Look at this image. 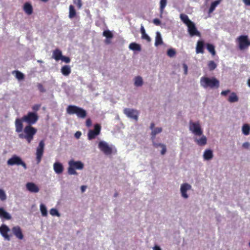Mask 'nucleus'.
Listing matches in <instances>:
<instances>
[{
	"mask_svg": "<svg viewBox=\"0 0 250 250\" xmlns=\"http://www.w3.org/2000/svg\"><path fill=\"white\" fill-rule=\"evenodd\" d=\"M140 31L141 34L145 33L146 32L144 27L143 25H141L140 28Z\"/></svg>",
	"mask_w": 250,
	"mask_h": 250,
	"instance_id": "nucleus-57",
	"label": "nucleus"
},
{
	"mask_svg": "<svg viewBox=\"0 0 250 250\" xmlns=\"http://www.w3.org/2000/svg\"><path fill=\"white\" fill-rule=\"evenodd\" d=\"M6 199V195L5 192L1 189H0V199L1 201H4Z\"/></svg>",
	"mask_w": 250,
	"mask_h": 250,
	"instance_id": "nucleus-41",
	"label": "nucleus"
},
{
	"mask_svg": "<svg viewBox=\"0 0 250 250\" xmlns=\"http://www.w3.org/2000/svg\"><path fill=\"white\" fill-rule=\"evenodd\" d=\"M68 172L70 175H77V172L75 170V168L71 164V163L69 162V167L68 168Z\"/></svg>",
	"mask_w": 250,
	"mask_h": 250,
	"instance_id": "nucleus-35",
	"label": "nucleus"
},
{
	"mask_svg": "<svg viewBox=\"0 0 250 250\" xmlns=\"http://www.w3.org/2000/svg\"><path fill=\"white\" fill-rule=\"evenodd\" d=\"M238 48L240 50L247 49L250 46V41L247 35H241L237 38Z\"/></svg>",
	"mask_w": 250,
	"mask_h": 250,
	"instance_id": "nucleus-7",
	"label": "nucleus"
},
{
	"mask_svg": "<svg viewBox=\"0 0 250 250\" xmlns=\"http://www.w3.org/2000/svg\"><path fill=\"white\" fill-rule=\"evenodd\" d=\"M187 26L188 28V33L191 37L194 36L200 37V33L197 30L195 24L192 21Z\"/></svg>",
	"mask_w": 250,
	"mask_h": 250,
	"instance_id": "nucleus-13",
	"label": "nucleus"
},
{
	"mask_svg": "<svg viewBox=\"0 0 250 250\" xmlns=\"http://www.w3.org/2000/svg\"><path fill=\"white\" fill-rule=\"evenodd\" d=\"M201 86L204 88L217 89L220 85L219 81L216 78L202 77L200 79Z\"/></svg>",
	"mask_w": 250,
	"mask_h": 250,
	"instance_id": "nucleus-3",
	"label": "nucleus"
},
{
	"mask_svg": "<svg viewBox=\"0 0 250 250\" xmlns=\"http://www.w3.org/2000/svg\"><path fill=\"white\" fill-rule=\"evenodd\" d=\"M228 101L230 103L234 102V92L231 93L230 95L229 96Z\"/></svg>",
	"mask_w": 250,
	"mask_h": 250,
	"instance_id": "nucleus-48",
	"label": "nucleus"
},
{
	"mask_svg": "<svg viewBox=\"0 0 250 250\" xmlns=\"http://www.w3.org/2000/svg\"><path fill=\"white\" fill-rule=\"evenodd\" d=\"M153 23L156 25H159L161 23V21L158 19H155L153 20Z\"/></svg>",
	"mask_w": 250,
	"mask_h": 250,
	"instance_id": "nucleus-50",
	"label": "nucleus"
},
{
	"mask_svg": "<svg viewBox=\"0 0 250 250\" xmlns=\"http://www.w3.org/2000/svg\"><path fill=\"white\" fill-rule=\"evenodd\" d=\"M163 43V42L161 37V34L159 32H157L155 37V45L158 46Z\"/></svg>",
	"mask_w": 250,
	"mask_h": 250,
	"instance_id": "nucleus-26",
	"label": "nucleus"
},
{
	"mask_svg": "<svg viewBox=\"0 0 250 250\" xmlns=\"http://www.w3.org/2000/svg\"><path fill=\"white\" fill-rule=\"evenodd\" d=\"M185 74H187L188 72V66L186 64H184Z\"/></svg>",
	"mask_w": 250,
	"mask_h": 250,
	"instance_id": "nucleus-56",
	"label": "nucleus"
},
{
	"mask_svg": "<svg viewBox=\"0 0 250 250\" xmlns=\"http://www.w3.org/2000/svg\"><path fill=\"white\" fill-rule=\"evenodd\" d=\"M167 5V0H161L160 10L162 12Z\"/></svg>",
	"mask_w": 250,
	"mask_h": 250,
	"instance_id": "nucleus-43",
	"label": "nucleus"
},
{
	"mask_svg": "<svg viewBox=\"0 0 250 250\" xmlns=\"http://www.w3.org/2000/svg\"><path fill=\"white\" fill-rule=\"evenodd\" d=\"M15 73L16 74V77L17 79L19 80H21L24 79V75L21 72L19 71H14L13 72V74Z\"/></svg>",
	"mask_w": 250,
	"mask_h": 250,
	"instance_id": "nucleus-38",
	"label": "nucleus"
},
{
	"mask_svg": "<svg viewBox=\"0 0 250 250\" xmlns=\"http://www.w3.org/2000/svg\"><path fill=\"white\" fill-rule=\"evenodd\" d=\"M61 60L66 63H69L70 62V59L69 57L63 56H62Z\"/></svg>",
	"mask_w": 250,
	"mask_h": 250,
	"instance_id": "nucleus-47",
	"label": "nucleus"
},
{
	"mask_svg": "<svg viewBox=\"0 0 250 250\" xmlns=\"http://www.w3.org/2000/svg\"><path fill=\"white\" fill-rule=\"evenodd\" d=\"M191 188V186L188 183H184L181 185L180 191L182 196L184 198L187 199L188 197V195L187 193V192L188 190L190 189Z\"/></svg>",
	"mask_w": 250,
	"mask_h": 250,
	"instance_id": "nucleus-14",
	"label": "nucleus"
},
{
	"mask_svg": "<svg viewBox=\"0 0 250 250\" xmlns=\"http://www.w3.org/2000/svg\"><path fill=\"white\" fill-rule=\"evenodd\" d=\"M74 4H76L79 9L81 8L83 3L82 0H73Z\"/></svg>",
	"mask_w": 250,
	"mask_h": 250,
	"instance_id": "nucleus-44",
	"label": "nucleus"
},
{
	"mask_svg": "<svg viewBox=\"0 0 250 250\" xmlns=\"http://www.w3.org/2000/svg\"><path fill=\"white\" fill-rule=\"evenodd\" d=\"M124 113L129 118H132L138 120L139 113L137 110L130 109V108H125L124 110Z\"/></svg>",
	"mask_w": 250,
	"mask_h": 250,
	"instance_id": "nucleus-12",
	"label": "nucleus"
},
{
	"mask_svg": "<svg viewBox=\"0 0 250 250\" xmlns=\"http://www.w3.org/2000/svg\"><path fill=\"white\" fill-rule=\"evenodd\" d=\"M103 34L104 36L105 37L107 38V39H111L113 37V34L111 33L110 31L108 30L104 31Z\"/></svg>",
	"mask_w": 250,
	"mask_h": 250,
	"instance_id": "nucleus-39",
	"label": "nucleus"
},
{
	"mask_svg": "<svg viewBox=\"0 0 250 250\" xmlns=\"http://www.w3.org/2000/svg\"><path fill=\"white\" fill-rule=\"evenodd\" d=\"M91 121L90 119H87L86 121V125L89 127L91 125Z\"/></svg>",
	"mask_w": 250,
	"mask_h": 250,
	"instance_id": "nucleus-52",
	"label": "nucleus"
},
{
	"mask_svg": "<svg viewBox=\"0 0 250 250\" xmlns=\"http://www.w3.org/2000/svg\"><path fill=\"white\" fill-rule=\"evenodd\" d=\"M26 188L31 192L37 193L39 191V188L34 183L28 182L26 185Z\"/></svg>",
	"mask_w": 250,
	"mask_h": 250,
	"instance_id": "nucleus-16",
	"label": "nucleus"
},
{
	"mask_svg": "<svg viewBox=\"0 0 250 250\" xmlns=\"http://www.w3.org/2000/svg\"><path fill=\"white\" fill-rule=\"evenodd\" d=\"M180 19L182 21L187 25L192 21L189 19L188 16L186 14H182L180 15Z\"/></svg>",
	"mask_w": 250,
	"mask_h": 250,
	"instance_id": "nucleus-31",
	"label": "nucleus"
},
{
	"mask_svg": "<svg viewBox=\"0 0 250 250\" xmlns=\"http://www.w3.org/2000/svg\"><path fill=\"white\" fill-rule=\"evenodd\" d=\"M203 157L206 160L211 159L213 158L212 151L210 149H206L204 153Z\"/></svg>",
	"mask_w": 250,
	"mask_h": 250,
	"instance_id": "nucleus-22",
	"label": "nucleus"
},
{
	"mask_svg": "<svg viewBox=\"0 0 250 250\" xmlns=\"http://www.w3.org/2000/svg\"><path fill=\"white\" fill-rule=\"evenodd\" d=\"M70 162L73 166L75 169H82L83 168V164L80 161L76 162L72 160Z\"/></svg>",
	"mask_w": 250,
	"mask_h": 250,
	"instance_id": "nucleus-25",
	"label": "nucleus"
},
{
	"mask_svg": "<svg viewBox=\"0 0 250 250\" xmlns=\"http://www.w3.org/2000/svg\"><path fill=\"white\" fill-rule=\"evenodd\" d=\"M248 84L249 87H250V79H249L248 81Z\"/></svg>",
	"mask_w": 250,
	"mask_h": 250,
	"instance_id": "nucleus-60",
	"label": "nucleus"
},
{
	"mask_svg": "<svg viewBox=\"0 0 250 250\" xmlns=\"http://www.w3.org/2000/svg\"><path fill=\"white\" fill-rule=\"evenodd\" d=\"M44 146L45 144L44 141L42 140L40 142L39 146L37 148L36 154L37 164H39L42 160V158L43 154Z\"/></svg>",
	"mask_w": 250,
	"mask_h": 250,
	"instance_id": "nucleus-9",
	"label": "nucleus"
},
{
	"mask_svg": "<svg viewBox=\"0 0 250 250\" xmlns=\"http://www.w3.org/2000/svg\"><path fill=\"white\" fill-rule=\"evenodd\" d=\"M12 231L14 234L18 239L21 240L23 238V235L22 233L21 229L19 226L14 227L12 228Z\"/></svg>",
	"mask_w": 250,
	"mask_h": 250,
	"instance_id": "nucleus-17",
	"label": "nucleus"
},
{
	"mask_svg": "<svg viewBox=\"0 0 250 250\" xmlns=\"http://www.w3.org/2000/svg\"><path fill=\"white\" fill-rule=\"evenodd\" d=\"M10 229L9 228L5 225H2L0 227V233L3 237L7 240H10V237L8 234V232Z\"/></svg>",
	"mask_w": 250,
	"mask_h": 250,
	"instance_id": "nucleus-15",
	"label": "nucleus"
},
{
	"mask_svg": "<svg viewBox=\"0 0 250 250\" xmlns=\"http://www.w3.org/2000/svg\"><path fill=\"white\" fill-rule=\"evenodd\" d=\"M101 129V126L99 124H96L94 126V129H90L88 131L87 137L88 140H91L96 138L97 136L100 134Z\"/></svg>",
	"mask_w": 250,
	"mask_h": 250,
	"instance_id": "nucleus-10",
	"label": "nucleus"
},
{
	"mask_svg": "<svg viewBox=\"0 0 250 250\" xmlns=\"http://www.w3.org/2000/svg\"><path fill=\"white\" fill-rule=\"evenodd\" d=\"M208 67L210 71H213L216 68L217 64L213 61H210L208 63Z\"/></svg>",
	"mask_w": 250,
	"mask_h": 250,
	"instance_id": "nucleus-36",
	"label": "nucleus"
},
{
	"mask_svg": "<svg viewBox=\"0 0 250 250\" xmlns=\"http://www.w3.org/2000/svg\"><path fill=\"white\" fill-rule=\"evenodd\" d=\"M206 45L208 50L211 54L212 56H215L216 54V52L215 50L214 46L210 43H207Z\"/></svg>",
	"mask_w": 250,
	"mask_h": 250,
	"instance_id": "nucleus-32",
	"label": "nucleus"
},
{
	"mask_svg": "<svg viewBox=\"0 0 250 250\" xmlns=\"http://www.w3.org/2000/svg\"><path fill=\"white\" fill-rule=\"evenodd\" d=\"M7 164L9 166L21 165L24 167V169L27 168L26 164L21 160L20 157L16 155L12 156L11 158L8 159L7 161Z\"/></svg>",
	"mask_w": 250,
	"mask_h": 250,
	"instance_id": "nucleus-8",
	"label": "nucleus"
},
{
	"mask_svg": "<svg viewBox=\"0 0 250 250\" xmlns=\"http://www.w3.org/2000/svg\"><path fill=\"white\" fill-rule=\"evenodd\" d=\"M76 16V11L73 5H70L69 6V18L73 19Z\"/></svg>",
	"mask_w": 250,
	"mask_h": 250,
	"instance_id": "nucleus-29",
	"label": "nucleus"
},
{
	"mask_svg": "<svg viewBox=\"0 0 250 250\" xmlns=\"http://www.w3.org/2000/svg\"><path fill=\"white\" fill-rule=\"evenodd\" d=\"M146 34V32L145 33H143L142 34V37H143L144 35H145Z\"/></svg>",
	"mask_w": 250,
	"mask_h": 250,
	"instance_id": "nucleus-62",
	"label": "nucleus"
},
{
	"mask_svg": "<svg viewBox=\"0 0 250 250\" xmlns=\"http://www.w3.org/2000/svg\"><path fill=\"white\" fill-rule=\"evenodd\" d=\"M39 116L36 112H29L21 118H17L15 120L16 132H21L23 127V122L26 123L28 125H32L37 123Z\"/></svg>",
	"mask_w": 250,
	"mask_h": 250,
	"instance_id": "nucleus-1",
	"label": "nucleus"
},
{
	"mask_svg": "<svg viewBox=\"0 0 250 250\" xmlns=\"http://www.w3.org/2000/svg\"><path fill=\"white\" fill-rule=\"evenodd\" d=\"M61 72L64 76H68L71 73V69L69 65H64L61 68Z\"/></svg>",
	"mask_w": 250,
	"mask_h": 250,
	"instance_id": "nucleus-28",
	"label": "nucleus"
},
{
	"mask_svg": "<svg viewBox=\"0 0 250 250\" xmlns=\"http://www.w3.org/2000/svg\"><path fill=\"white\" fill-rule=\"evenodd\" d=\"M99 149L105 155H110L112 153V147L110 146L107 143L101 141L98 145Z\"/></svg>",
	"mask_w": 250,
	"mask_h": 250,
	"instance_id": "nucleus-11",
	"label": "nucleus"
},
{
	"mask_svg": "<svg viewBox=\"0 0 250 250\" xmlns=\"http://www.w3.org/2000/svg\"><path fill=\"white\" fill-rule=\"evenodd\" d=\"M50 213L52 216H60V214L58 211L55 208H51L50 210Z\"/></svg>",
	"mask_w": 250,
	"mask_h": 250,
	"instance_id": "nucleus-42",
	"label": "nucleus"
},
{
	"mask_svg": "<svg viewBox=\"0 0 250 250\" xmlns=\"http://www.w3.org/2000/svg\"><path fill=\"white\" fill-rule=\"evenodd\" d=\"M250 143L249 142H245L243 144V147L248 148L250 147Z\"/></svg>",
	"mask_w": 250,
	"mask_h": 250,
	"instance_id": "nucleus-53",
	"label": "nucleus"
},
{
	"mask_svg": "<svg viewBox=\"0 0 250 250\" xmlns=\"http://www.w3.org/2000/svg\"><path fill=\"white\" fill-rule=\"evenodd\" d=\"M40 107H41V104H36L32 106V108L33 110L34 111H35L34 112H37V111H38L39 110Z\"/></svg>",
	"mask_w": 250,
	"mask_h": 250,
	"instance_id": "nucleus-46",
	"label": "nucleus"
},
{
	"mask_svg": "<svg viewBox=\"0 0 250 250\" xmlns=\"http://www.w3.org/2000/svg\"><path fill=\"white\" fill-rule=\"evenodd\" d=\"M38 62H40V63H42V61H41V60H38Z\"/></svg>",
	"mask_w": 250,
	"mask_h": 250,
	"instance_id": "nucleus-63",
	"label": "nucleus"
},
{
	"mask_svg": "<svg viewBox=\"0 0 250 250\" xmlns=\"http://www.w3.org/2000/svg\"><path fill=\"white\" fill-rule=\"evenodd\" d=\"M155 124L154 123H151L150 126V129L152 130L151 133V138L153 141V146L155 147H158L160 146L162 148V150L161 151V154L162 155H164L167 151V148L165 145L162 143H156L155 142L154 140L155 139L156 135L157 134L161 133L162 131V127H154Z\"/></svg>",
	"mask_w": 250,
	"mask_h": 250,
	"instance_id": "nucleus-4",
	"label": "nucleus"
},
{
	"mask_svg": "<svg viewBox=\"0 0 250 250\" xmlns=\"http://www.w3.org/2000/svg\"><path fill=\"white\" fill-rule=\"evenodd\" d=\"M62 51L59 49H56L53 52V58L56 61L61 60L62 57Z\"/></svg>",
	"mask_w": 250,
	"mask_h": 250,
	"instance_id": "nucleus-23",
	"label": "nucleus"
},
{
	"mask_svg": "<svg viewBox=\"0 0 250 250\" xmlns=\"http://www.w3.org/2000/svg\"><path fill=\"white\" fill-rule=\"evenodd\" d=\"M40 210L43 216H46L47 215V211L45 206L42 204L40 205Z\"/></svg>",
	"mask_w": 250,
	"mask_h": 250,
	"instance_id": "nucleus-37",
	"label": "nucleus"
},
{
	"mask_svg": "<svg viewBox=\"0 0 250 250\" xmlns=\"http://www.w3.org/2000/svg\"><path fill=\"white\" fill-rule=\"evenodd\" d=\"M53 168L57 174L62 173L64 169L62 165L59 162L55 163L53 165Z\"/></svg>",
	"mask_w": 250,
	"mask_h": 250,
	"instance_id": "nucleus-18",
	"label": "nucleus"
},
{
	"mask_svg": "<svg viewBox=\"0 0 250 250\" xmlns=\"http://www.w3.org/2000/svg\"><path fill=\"white\" fill-rule=\"evenodd\" d=\"M66 112L70 115L76 114L78 118L83 119L86 116V112L84 109L74 105H68L66 108Z\"/></svg>",
	"mask_w": 250,
	"mask_h": 250,
	"instance_id": "nucleus-5",
	"label": "nucleus"
},
{
	"mask_svg": "<svg viewBox=\"0 0 250 250\" xmlns=\"http://www.w3.org/2000/svg\"><path fill=\"white\" fill-rule=\"evenodd\" d=\"M37 130L32 125H27L22 131L19 133V137L21 139H25L30 144L36 134Z\"/></svg>",
	"mask_w": 250,
	"mask_h": 250,
	"instance_id": "nucleus-2",
	"label": "nucleus"
},
{
	"mask_svg": "<svg viewBox=\"0 0 250 250\" xmlns=\"http://www.w3.org/2000/svg\"><path fill=\"white\" fill-rule=\"evenodd\" d=\"M129 48L130 49L133 51H141V47L139 44H137L135 42H132L129 45Z\"/></svg>",
	"mask_w": 250,
	"mask_h": 250,
	"instance_id": "nucleus-30",
	"label": "nucleus"
},
{
	"mask_svg": "<svg viewBox=\"0 0 250 250\" xmlns=\"http://www.w3.org/2000/svg\"><path fill=\"white\" fill-rule=\"evenodd\" d=\"M230 92V91L229 90H224V91H222L221 94L222 96H225L227 95H228L229 93Z\"/></svg>",
	"mask_w": 250,
	"mask_h": 250,
	"instance_id": "nucleus-51",
	"label": "nucleus"
},
{
	"mask_svg": "<svg viewBox=\"0 0 250 250\" xmlns=\"http://www.w3.org/2000/svg\"><path fill=\"white\" fill-rule=\"evenodd\" d=\"M82 133L80 131H77L75 134V136L76 138L78 139L80 137Z\"/></svg>",
	"mask_w": 250,
	"mask_h": 250,
	"instance_id": "nucleus-54",
	"label": "nucleus"
},
{
	"mask_svg": "<svg viewBox=\"0 0 250 250\" xmlns=\"http://www.w3.org/2000/svg\"><path fill=\"white\" fill-rule=\"evenodd\" d=\"M81 190H82V191L83 192L85 190V189H86V186H82L81 187Z\"/></svg>",
	"mask_w": 250,
	"mask_h": 250,
	"instance_id": "nucleus-58",
	"label": "nucleus"
},
{
	"mask_svg": "<svg viewBox=\"0 0 250 250\" xmlns=\"http://www.w3.org/2000/svg\"><path fill=\"white\" fill-rule=\"evenodd\" d=\"M142 39L146 40L147 42H150L151 41V38L147 34H146L145 35H144L143 37H142Z\"/></svg>",
	"mask_w": 250,
	"mask_h": 250,
	"instance_id": "nucleus-49",
	"label": "nucleus"
},
{
	"mask_svg": "<svg viewBox=\"0 0 250 250\" xmlns=\"http://www.w3.org/2000/svg\"><path fill=\"white\" fill-rule=\"evenodd\" d=\"M106 42H107V43H110V42H109V41H108L107 40H106Z\"/></svg>",
	"mask_w": 250,
	"mask_h": 250,
	"instance_id": "nucleus-64",
	"label": "nucleus"
},
{
	"mask_svg": "<svg viewBox=\"0 0 250 250\" xmlns=\"http://www.w3.org/2000/svg\"><path fill=\"white\" fill-rule=\"evenodd\" d=\"M221 0H217L211 3L210 6L208 10V13L210 14L213 12L216 7L220 3Z\"/></svg>",
	"mask_w": 250,
	"mask_h": 250,
	"instance_id": "nucleus-27",
	"label": "nucleus"
},
{
	"mask_svg": "<svg viewBox=\"0 0 250 250\" xmlns=\"http://www.w3.org/2000/svg\"><path fill=\"white\" fill-rule=\"evenodd\" d=\"M176 54L175 50L173 48L169 49L167 51V55L169 57H173Z\"/></svg>",
	"mask_w": 250,
	"mask_h": 250,
	"instance_id": "nucleus-40",
	"label": "nucleus"
},
{
	"mask_svg": "<svg viewBox=\"0 0 250 250\" xmlns=\"http://www.w3.org/2000/svg\"><path fill=\"white\" fill-rule=\"evenodd\" d=\"M143 84L142 78L140 76H137L135 78L134 85L136 86H141Z\"/></svg>",
	"mask_w": 250,
	"mask_h": 250,
	"instance_id": "nucleus-33",
	"label": "nucleus"
},
{
	"mask_svg": "<svg viewBox=\"0 0 250 250\" xmlns=\"http://www.w3.org/2000/svg\"><path fill=\"white\" fill-rule=\"evenodd\" d=\"M0 217L6 220H10L11 218L10 215L7 212L2 208H0Z\"/></svg>",
	"mask_w": 250,
	"mask_h": 250,
	"instance_id": "nucleus-21",
	"label": "nucleus"
},
{
	"mask_svg": "<svg viewBox=\"0 0 250 250\" xmlns=\"http://www.w3.org/2000/svg\"><path fill=\"white\" fill-rule=\"evenodd\" d=\"M23 10L28 15H30L33 13V7L31 4L29 2H26L23 6Z\"/></svg>",
	"mask_w": 250,
	"mask_h": 250,
	"instance_id": "nucleus-20",
	"label": "nucleus"
},
{
	"mask_svg": "<svg viewBox=\"0 0 250 250\" xmlns=\"http://www.w3.org/2000/svg\"><path fill=\"white\" fill-rule=\"evenodd\" d=\"M189 129L195 136L202 135L203 131L199 122H193L190 121L189 123Z\"/></svg>",
	"mask_w": 250,
	"mask_h": 250,
	"instance_id": "nucleus-6",
	"label": "nucleus"
},
{
	"mask_svg": "<svg viewBox=\"0 0 250 250\" xmlns=\"http://www.w3.org/2000/svg\"><path fill=\"white\" fill-rule=\"evenodd\" d=\"M37 87L41 92L43 93L45 92V89L44 88L42 84L38 83L37 84Z\"/></svg>",
	"mask_w": 250,
	"mask_h": 250,
	"instance_id": "nucleus-45",
	"label": "nucleus"
},
{
	"mask_svg": "<svg viewBox=\"0 0 250 250\" xmlns=\"http://www.w3.org/2000/svg\"><path fill=\"white\" fill-rule=\"evenodd\" d=\"M242 132L245 135H248L250 134V126L248 124H245L242 127Z\"/></svg>",
	"mask_w": 250,
	"mask_h": 250,
	"instance_id": "nucleus-34",
	"label": "nucleus"
},
{
	"mask_svg": "<svg viewBox=\"0 0 250 250\" xmlns=\"http://www.w3.org/2000/svg\"><path fill=\"white\" fill-rule=\"evenodd\" d=\"M153 249V250H161V248L158 246H155Z\"/></svg>",
	"mask_w": 250,
	"mask_h": 250,
	"instance_id": "nucleus-59",
	"label": "nucleus"
},
{
	"mask_svg": "<svg viewBox=\"0 0 250 250\" xmlns=\"http://www.w3.org/2000/svg\"><path fill=\"white\" fill-rule=\"evenodd\" d=\"M244 4L247 6H250V0H243Z\"/></svg>",
	"mask_w": 250,
	"mask_h": 250,
	"instance_id": "nucleus-55",
	"label": "nucleus"
},
{
	"mask_svg": "<svg viewBox=\"0 0 250 250\" xmlns=\"http://www.w3.org/2000/svg\"><path fill=\"white\" fill-rule=\"evenodd\" d=\"M204 43L203 41H198L196 47V52L197 54L204 53Z\"/></svg>",
	"mask_w": 250,
	"mask_h": 250,
	"instance_id": "nucleus-19",
	"label": "nucleus"
},
{
	"mask_svg": "<svg viewBox=\"0 0 250 250\" xmlns=\"http://www.w3.org/2000/svg\"><path fill=\"white\" fill-rule=\"evenodd\" d=\"M238 100V97L235 95V102H237Z\"/></svg>",
	"mask_w": 250,
	"mask_h": 250,
	"instance_id": "nucleus-61",
	"label": "nucleus"
},
{
	"mask_svg": "<svg viewBox=\"0 0 250 250\" xmlns=\"http://www.w3.org/2000/svg\"><path fill=\"white\" fill-rule=\"evenodd\" d=\"M195 141L200 146H203L207 144V138L205 136L203 135L200 139H195Z\"/></svg>",
	"mask_w": 250,
	"mask_h": 250,
	"instance_id": "nucleus-24",
	"label": "nucleus"
}]
</instances>
